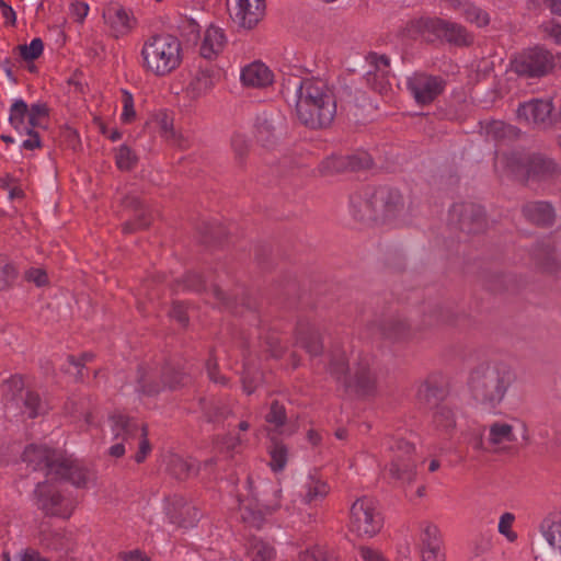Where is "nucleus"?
<instances>
[{"label": "nucleus", "instance_id": "nucleus-54", "mask_svg": "<svg viewBox=\"0 0 561 561\" xmlns=\"http://www.w3.org/2000/svg\"><path fill=\"white\" fill-rule=\"evenodd\" d=\"M232 148L238 158L242 159L249 149V144L242 136H234L232 139Z\"/></svg>", "mask_w": 561, "mask_h": 561}, {"label": "nucleus", "instance_id": "nucleus-23", "mask_svg": "<svg viewBox=\"0 0 561 561\" xmlns=\"http://www.w3.org/2000/svg\"><path fill=\"white\" fill-rule=\"evenodd\" d=\"M60 472H56L54 479L69 480L73 485L83 488L92 479L93 474L84 468L79 461L64 456L61 462H58Z\"/></svg>", "mask_w": 561, "mask_h": 561}, {"label": "nucleus", "instance_id": "nucleus-5", "mask_svg": "<svg viewBox=\"0 0 561 561\" xmlns=\"http://www.w3.org/2000/svg\"><path fill=\"white\" fill-rule=\"evenodd\" d=\"M282 488L272 481H260L252 490V501L240 503V514L244 523L260 528L266 515L280 507Z\"/></svg>", "mask_w": 561, "mask_h": 561}, {"label": "nucleus", "instance_id": "nucleus-59", "mask_svg": "<svg viewBox=\"0 0 561 561\" xmlns=\"http://www.w3.org/2000/svg\"><path fill=\"white\" fill-rule=\"evenodd\" d=\"M92 357H93V355H92V354H88V353L83 354V355L81 356V358H79V359H77V358H76L75 356H72V355L68 356V362H69V364H70V365H72L73 367L78 368L77 377H78L79 379H81V378H82V371H81V369H82V367H83L84 363H85V362L91 360V359H92Z\"/></svg>", "mask_w": 561, "mask_h": 561}, {"label": "nucleus", "instance_id": "nucleus-1", "mask_svg": "<svg viewBox=\"0 0 561 561\" xmlns=\"http://www.w3.org/2000/svg\"><path fill=\"white\" fill-rule=\"evenodd\" d=\"M296 115L305 126L328 127L336 114V104L328 85L317 79H304L296 88Z\"/></svg>", "mask_w": 561, "mask_h": 561}, {"label": "nucleus", "instance_id": "nucleus-44", "mask_svg": "<svg viewBox=\"0 0 561 561\" xmlns=\"http://www.w3.org/2000/svg\"><path fill=\"white\" fill-rule=\"evenodd\" d=\"M16 277V270L7 256L0 255V290L8 288Z\"/></svg>", "mask_w": 561, "mask_h": 561}, {"label": "nucleus", "instance_id": "nucleus-12", "mask_svg": "<svg viewBox=\"0 0 561 561\" xmlns=\"http://www.w3.org/2000/svg\"><path fill=\"white\" fill-rule=\"evenodd\" d=\"M48 117V108L43 103H35L31 107L19 99L10 107L9 123L19 133H30L31 129L42 127Z\"/></svg>", "mask_w": 561, "mask_h": 561}, {"label": "nucleus", "instance_id": "nucleus-3", "mask_svg": "<svg viewBox=\"0 0 561 561\" xmlns=\"http://www.w3.org/2000/svg\"><path fill=\"white\" fill-rule=\"evenodd\" d=\"M351 213L360 221H388L404 209L402 194L391 187H366L351 196Z\"/></svg>", "mask_w": 561, "mask_h": 561}, {"label": "nucleus", "instance_id": "nucleus-2", "mask_svg": "<svg viewBox=\"0 0 561 561\" xmlns=\"http://www.w3.org/2000/svg\"><path fill=\"white\" fill-rule=\"evenodd\" d=\"M514 380L515 373L507 364L488 362L472 369L468 387L477 403L493 409L503 401Z\"/></svg>", "mask_w": 561, "mask_h": 561}, {"label": "nucleus", "instance_id": "nucleus-51", "mask_svg": "<svg viewBox=\"0 0 561 561\" xmlns=\"http://www.w3.org/2000/svg\"><path fill=\"white\" fill-rule=\"evenodd\" d=\"M358 553L363 561H387L380 550L369 546H359Z\"/></svg>", "mask_w": 561, "mask_h": 561}, {"label": "nucleus", "instance_id": "nucleus-8", "mask_svg": "<svg viewBox=\"0 0 561 561\" xmlns=\"http://www.w3.org/2000/svg\"><path fill=\"white\" fill-rule=\"evenodd\" d=\"M111 424L115 439H123L129 448H133L134 443H137L138 451L135 455V460L138 463L142 462L151 451V446L147 438V426L122 414L113 415Z\"/></svg>", "mask_w": 561, "mask_h": 561}, {"label": "nucleus", "instance_id": "nucleus-62", "mask_svg": "<svg viewBox=\"0 0 561 561\" xmlns=\"http://www.w3.org/2000/svg\"><path fill=\"white\" fill-rule=\"evenodd\" d=\"M207 373H208L210 380H213L214 382L226 385V382H227L226 378L217 376V364L216 363H214L211 360H209L207 363Z\"/></svg>", "mask_w": 561, "mask_h": 561}, {"label": "nucleus", "instance_id": "nucleus-28", "mask_svg": "<svg viewBox=\"0 0 561 561\" xmlns=\"http://www.w3.org/2000/svg\"><path fill=\"white\" fill-rule=\"evenodd\" d=\"M241 81L247 87L263 88L272 83L273 75L262 62L255 61L241 70Z\"/></svg>", "mask_w": 561, "mask_h": 561}, {"label": "nucleus", "instance_id": "nucleus-29", "mask_svg": "<svg viewBox=\"0 0 561 561\" xmlns=\"http://www.w3.org/2000/svg\"><path fill=\"white\" fill-rule=\"evenodd\" d=\"M540 530L547 542L561 552V511L549 514L542 520Z\"/></svg>", "mask_w": 561, "mask_h": 561}, {"label": "nucleus", "instance_id": "nucleus-26", "mask_svg": "<svg viewBox=\"0 0 561 561\" xmlns=\"http://www.w3.org/2000/svg\"><path fill=\"white\" fill-rule=\"evenodd\" d=\"M325 164L336 172L344 170L358 171L370 168L373 160L367 152H357L352 156L332 157L327 160Z\"/></svg>", "mask_w": 561, "mask_h": 561}, {"label": "nucleus", "instance_id": "nucleus-60", "mask_svg": "<svg viewBox=\"0 0 561 561\" xmlns=\"http://www.w3.org/2000/svg\"><path fill=\"white\" fill-rule=\"evenodd\" d=\"M299 561H322V556L318 549H307L300 553Z\"/></svg>", "mask_w": 561, "mask_h": 561}, {"label": "nucleus", "instance_id": "nucleus-30", "mask_svg": "<svg viewBox=\"0 0 561 561\" xmlns=\"http://www.w3.org/2000/svg\"><path fill=\"white\" fill-rule=\"evenodd\" d=\"M431 24L433 27H437L442 31L444 37L451 43L458 44V45H467L471 43L472 37L460 24L444 21V20H437V21H431Z\"/></svg>", "mask_w": 561, "mask_h": 561}, {"label": "nucleus", "instance_id": "nucleus-34", "mask_svg": "<svg viewBox=\"0 0 561 561\" xmlns=\"http://www.w3.org/2000/svg\"><path fill=\"white\" fill-rule=\"evenodd\" d=\"M214 87L213 73L208 69H199L191 80L187 92L197 99L205 95Z\"/></svg>", "mask_w": 561, "mask_h": 561}, {"label": "nucleus", "instance_id": "nucleus-32", "mask_svg": "<svg viewBox=\"0 0 561 561\" xmlns=\"http://www.w3.org/2000/svg\"><path fill=\"white\" fill-rule=\"evenodd\" d=\"M488 440L500 449L516 440L513 425L505 422H494L489 427Z\"/></svg>", "mask_w": 561, "mask_h": 561}, {"label": "nucleus", "instance_id": "nucleus-49", "mask_svg": "<svg viewBox=\"0 0 561 561\" xmlns=\"http://www.w3.org/2000/svg\"><path fill=\"white\" fill-rule=\"evenodd\" d=\"M158 124L160 134L163 138L172 141L173 144L180 145L179 137L173 129L172 119L167 114L159 116Z\"/></svg>", "mask_w": 561, "mask_h": 561}, {"label": "nucleus", "instance_id": "nucleus-9", "mask_svg": "<svg viewBox=\"0 0 561 561\" xmlns=\"http://www.w3.org/2000/svg\"><path fill=\"white\" fill-rule=\"evenodd\" d=\"M186 376L171 366L161 371L140 367L137 373L136 391L144 396H156L165 388L175 389L185 383Z\"/></svg>", "mask_w": 561, "mask_h": 561}, {"label": "nucleus", "instance_id": "nucleus-46", "mask_svg": "<svg viewBox=\"0 0 561 561\" xmlns=\"http://www.w3.org/2000/svg\"><path fill=\"white\" fill-rule=\"evenodd\" d=\"M421 539L422 548L442 547L439 530L435 525H424Z\"/></svg>", "mask_w": 561, "mask_h": 561}, {"label": "nucleus", "instance_id": "nucleus-52", "mask_svg": "<svg viewBox=\"0 0 561 561\" xmlns=\"http://www.w3.org/2000/svg\"><path fill=\"white\" fill-rule=\"evenodd\" d=\"M25 279L34 283L36 286H44L48 282L46 272L35 267L25 272Z\"/></svg>", "mask_w": 561, "mask_h": 561}, {"label": "nucleus", "instance_id": "nucleus-37", "mask_svg": "<svg viewBox=\"0 0 561 561\" xmlns=\"http://www.w3.org/2000/svg\"><path fill=\"white\" fill-rule=\"evenodd\" d=\"M433 423L436 430L450 433L456 427L455 412L446 404L438 405L433 414Z\"/></svg>", "mask_w": 561, "mask_h": 561}, {"label": "nucleus", "instance_id": "nucleus-38", "mask_svg": "<svg viewBox=\"0 0 561 561\" xmlns=\"http://www.w3.org/2000/svg\"><path fill=\"white\" fill-rule=\"evenodd\" d=\"M247 553L251 561H271L274 557V549L261 539L249 540Z\"/></svg>", "mask_w": 561, "mask_h": 561}, {"label": "nucleus", "instance_id": "nucleus-16", "mask_svg": "<svg viewBox=\"0 0 561 561\" xmlns=\"http://www.w3.org/2000/svg\"><path fill=\"white\" fill-rule=\"evenodd\" d=\"M552 67L550 54L541 48L528 49L512 61L513 70L525 77H541Z\"/></svg>", "mask_w": 561, "mask_h": 561}, {"label": "nucleus", "instance_id": "nucleus-17", "mask_svg": "<svg viewBox=\"0 0 561 561\" xmlns=\"http://www.w3.org/2000/svg\"><path fill=\"white\" fill-rule=\"evenodd\" d=\"M37 506L46 514L68 518L73 511L70 500L64 499L55 486L48 483H38L35 490Z\"/></svg>", "mask_w": 561, "mask_h": 561}, {"label": "nucleus", "instance_id": "nucleus-56", "mask_svg": "<svg viewBox=\"0 0 561 561\" xmlns=\"http://www.w3.org/2000/svg\"><path fill=\"white\" fill-rule=\"evenodd\" d=\"M28 138L22 142V148L26 150H34L42 146L39 135L35 129H31L30 133H25Z\"/></svg>", "mask_w": 561, "mask_h": 561}, {"label": "nucleus", "instance_id": "nucleus-45", "mask_svg": "<svg viewBox=\"0 0 561 561\" xmlns=\"http://www.w3.org/2000/svg\"><path fill=\"white\" fill-rule=\"evenodd\" d=\"M122 115L121 119L125 124H130L136 119V110L133 94L127 90H122Z\"/></svg>", "mask_w": 561, "mask_h": 561}, {"label": "nucleus", "instance_id": "nucleus-43", "mask_svg": "<svg viewBox=\"0 0 561 561\" xmlns=\"http://www.w3.org/2000/svg\"><path fill=\"white\" fill-rule=\"evenodd\" d=\"M409 324L404 320H391L381 329V334L391 340H399L409 332Z\"/></svg>", "mask_w": 561, "mask_h": 561}, {"label": "nucleus", "instance_id": "nucleus-41", "mask_svg": "<svg viewBox=\"0 0 561 561\" xmlns=\"http://www.w3.org/2000/svg\"><path fill=\"white\" fill-rule=\"evenodd\" d=\"M270 456L272 470L275 472L282 471L288 460V449L284 444L275 442L270 448Z\"/></svg>", "mask_w": 561, "mask_h": 561}, {"label": "nucleus", "instance_id": "nucleus-22", "mask_svg": "<svg viewBox=\"0 0 561 561\" xmlns=\"http://www.w3.org/2000/svg\"><path fill=\"white\" fill-rule=\"evenodd\" d=\"M227 46V36L222 28L210 25L204 32L199 45V54L208 60L216 59Z\"/></svg>", "mask_w": 561, "mask_h": 561}, {"label": "nucleus", "instance_id": "nucleus-27", "mask_svg": "<svg viewBox=\"0 0 561 561\" xmlns=\"http://www.w3.org/2000/svg\"><path fill=\"white\" fill-rule=\"evenodd\" d=\"M368 61L374 70L367 72V81L375 90L382 92L386 89L385 81L390 73V59L386 55L370 54Z\"/></svg>", "mask_w": 561, "mask_h": 561}, {"label": "nucleus", "instance_id": "nucleus-6", "mask_svg": "<svg viewBox=\"0 0 561 561\" xmlns=\"http://www.w3.org/2000/svg\"><path fill=\"white\" fill-rule=\"evenodd\" d=\"M330 373L346 389H354L360 394H369L376 388V375L371 370L370 363L367 358L357 363V365L350 370L346 365V356L344 353H341L331 359Z\"/></svg>", "mask_w": 561, "mask_h": 561}, {"label": "nucleus", "instance_id": "nucleus-25", "mask_svg": "<svg viewBox=\"0 0 561 561\" xmlns=\"http://www.w3.org/2000/svg\"><path fill=\"white\" fill-rule=\"evenodd\" d=\"M330 490L327 481L316 476H309L302 485L300 497L306 505L319 506L329 495Z\"/></svg>", "mask_w": 561, "mask_h": 561}, {"label": "nucleus", "instance_id": "nucleus-40", "mask_svg": "<svg viewBox=\"0 0 561 561\" xmlns=\"http://www.w3.org/2000/svg\"><path fill=\"white\" fill-rule=\"evenodd\" d=\"M286 410L278 401H273L270 411L265 415V421L268 424V431L278 432L286 423Z\"/></svg>", "mask_w": 561, "mask_h": 561}, {"label": "nucleus", "instance_id": "nucleus-13", "mask_svg": "<svg viewBox=\"0 0 561 561\" xmlns=\"http://www.w3.org/2000/svg\"><path fill=\"white\" fill-rule=\"evenodd\" d=\"M511 172L520 178H547L556 172V164L552 160L539 156L525 158L520 154H512L501 158Z\"/></svg>", "mask_w": 561, "mask_h": 561}, {"label": "nucleus", "instance_id": "nucleus-48", "mask_svg": "<svg viewBox=\"0 0 561 561\" xmlns=\"http://www.w3.org/2000/svg\"><path fill=\"white\" fill-rule=\"evenodd\" d=\"M488 133L492 134L496 138L516 137L519 130L504 122L496 121L490 124Z\"/></svg>", "mask_w": 561, "mask_h": 561}, {"label": "nucleus", "instance_id": "nucleus-57", "mask_svg": "<svg viewBox=\"0 0 561 561\" xmlns=\"http://www.w3.org/2000/svg\"><path fill=\"white\" fill-rule=\"evenodd\" d=\"M0 12L5 22L10 25H14L16 22L15 11L11 5L7 4L3 0H0Z\"/></svg>", "mask_w": 561, "mask_h": 561}, {"label": "nucleus", "instance_id": "nucleus-14", "mask_svg": "<svg viewBox=\"0 0 561 561\" xmlns=\"http://www.w3.org/2000/svg\"><path fill=\"white\" fill-rule=\"evenodd\" d=\"M265 0H227L233 23L243 30L254 28L265 15Z\"/></svg>", "mask_w": 561, "mask_h": 561}, {"label": "nucleus", "instance_id": "nucleus-64", "mask_svg": "<svg viewBox=\"0 0 561 561\" xmlns=\"http://www.w3.org/2000/svg\"><path fill=\"white\" fill-rule=\"evenodd\" d=\"M148 226H149V220L141 218V219H139V221L136 225H133L130 222H125L123 225V231L125 233H130V232L135 231L136 229H144Z\"/></svg>", "mask_w": 561, "mask_h": 561}, {"label": "nucleus", "instance_id": "nucleus-61", "mask_svg": "<svg viewBox=\"0 0 561 561\" xmlns=\"http://www.w3.org/2000/svg\"><path fill=\"white\" fill-rule=\"evenodd\" d=\"M185 286L195 290H199L203 287L202 278L196 273H191L186 276Z\"/></svg>", "mask_w": 561, "mask_h": 561}, {"label": "nucleus", "instance_id": "nucleus-10", "mask_svg": "<svg viewBox=\"0 0 561 561\" xmlns=\"http://www.w3.org/2000/svg\"><path fill=\"white\" fill-rule=\"evenodd\" d=\"M4 394L8 401L21 409L23 415L34 419L46 411V405L39 394L25 388V381L22 376H12L4 383Z\"/></svg>", "mask_w": 561, "mask_h": 561}, {"label": "nucleus", "instance_id": "nucleus-4", "mask_svg": "<svg viewBox=\"0 0 561 561\" xmlns=\"http://www.w3.org/2000/svg\"><path fill=\"white\" fill-rule=\"evenodd\" d=\"M182 44L170 34L148 37L140 50V66L146 73L163 78L178 69L182 62Z\"/></svg>", "mask_w": 561, "mask_h": 561}, {"label": "nucleus", "instance_id": "nucleus-20", "mask_svg": "<svg viewBox=\"0 0 561 561\" xmlns=\"http://www.w3.org/2000/svg\"><path fill=\"white\" fill-rule=\"evenodd\" d=\"M103 19L116 38L129 34L136 26V19L131 11L117 3L104 9Z\"/></svg>", "mask_w": 561, "mask_h": 561}, {"label": "nucleus", "instance_id": "nucleus-63", "mask_svg": "<svg viewBox=\"0 0 561 561\" xmlns=\"http://www.w3.org/2000/svg\"><path fill=\"white\" fill-rule=\"evenodd\" d=\"M72 10L78 21H82L89 12V5L84 2L72 3Z\"/></svg>", "mask_w": 561, "mask_h": 561}, {"label": "nucleus", "instance_id": "nucleus-35", "mask_svg": "<svg viewBox=\"0 0 561 561\" xmlns=\"http://www.w3.org/2000/svg\"><path fill=\"white\" fill-rule=\"evenodd\" d=\"M443 397L442 388L434 381L426 379L417 389L416 398L420 404L427 408H437L438 400Z\"/></svg>", "mask_w": 561, "mask_h": 561}, {"label": "nucleus", "instance_id": "nucleus-15", "mask_svg": "<svg viewBox=\"0 0 561 561\" xmlns=\"http://www.w3.org/2000/svg\"><path fill=\"white\" fill-rule=\"evenodd\" d=\"M407 88L421 105L431 104L445 89V81L437 76L415 72L407 79Z\"/></svg>", "mask_w": 561, "mask_h": 561}, {"label": "nucleus", "instance_id": "nucleus-11", "mask_svg": "<svg viewBox=\"0 0 561 561\" xmlns=\"http://www.w3.org/2000/svg\"><path fill=\"white\" fill-rule=\"evenodd\" d=\"M391 459L389 462V474L391 478L410 482L415 473L414 446L404 439H392L389 442Z\"/></svg>", "mask_w": 561, "mask_h": 561}, {"label": "nucleus", "instance_id": "nucleus-7", "mask_svg": "<svg viewBox=\"0 0 561 561\" xmlns=\"http://www.w3.org/2000/svg\"><path fill=\"white\" fill-rule=\"evenodd\" d=\"M382 517L375 502L363 496L357 499L350 510V530L360 538H371L382 528Z\"/></svg>", "mask_w": 561, "mask_h": 561}, {"label": "nucleus", "instance_id": "nucleus-58", "mask_svg": "<svg viewBox=\"0 0 561 561\" xmlns=\"http://www.w3.org/2000/svg\"><path fill=\"white\" fill-rule=\"evenodd\" d=\"M119 558L123 561H149V558L139 549L121 552Z\"/></svg>", "mask_w": 561, "mask_h": 561}, {"label": "nucleus", "instance_id": "nucleus-24", "mask_svg": "<svg viewBox=\"0 0 561 561\" xmlns=\"http://www.w3.org/2000/svg\"><path fill=\"white\" fill-rule=\"evenodd\" d=\"M167 514L172 524L184 528L194 526L199 517L197 508L182 499H175L168 507Z\"/></svg>", "mask_w": 561, "mask_h": 561}, {"label": "nucleus", "instance_id": "nucleus-50", "mask_svg": "<svg viewBox=\"0 0 561 561\" xmlns=\"http://www.w3.org/2000/svg\"><path fill=\"white\" fill-rule=\"evenodd\" d=\"M515 516L512 513H504L500 517L499 522V533L506 537V539L511 542L515 541L517 538L516 533L512 530V526L514 524Z\"/></svg>", "mask_w": 561, "mask_h": 561}, {"label": "nucleus", "instance_id": "nucleus-19", "mask_svg": "<svg viewBox=\"0 0 561 561\" xmlns=\"http://www.w3.org/2000/svg\"><path fill=\"white\" fill-rule=\"evenodd\" d=\"M451 219H457L459 228L467 233H478L485 228L484 210L473 203H461L453 206Z\"/></svg>", "mask_w": 561, "mask_h": 561}, {"label": "nucleus", "instance_id": "nucleus-53", "mask_svg": "<svg viewBox=\"0 0 561 561\" xmlns=\"http://www.w3.org/2000/svg\"><path fill=\"white\" fill-rule=\"evenodd\" d=\"M423 561H445L442 547L422 548Z\"/></svg>", "mask_w": 561, "mask_h": 561}, {"label": "nucleus", "instance_id": "nucleus-39", "mask_svg": "<svg viewBox=\"0 0 561 561\" xmlns=\"http://www.w3.org/2000/svg\"><path fill=\"white\" fill-rule=\"evenodd\" d=\"M114 159L117 169L121 171H130L138 163L137 154L127 145L115 148Z\"/></svg>", "mask_w": 561, "mask_h": 561}, {"label": "nucleus", "instance_id": "nucleus-55", "mask_svg": "<svg viewBox=\"0 0 561 561\" xmlns=\"http://www.w3.org/2000/svg\"><path fill=\"white\" fill-rule=\"evenodd\" d=\"M171 317L175 319L182 325H185L188 322V316L186 308L181 304H174L171 312Z\"/></svg>", "mask_w": 561, "mask_h": 561}, {"label": "nucleus", "instance_id": "nucleus-33", "mask_svg": "<svg viewBox=\"0 0 561 561\" xmlns=\"http://www.w3.org/2000/svg\"><path fill=\"white\" fill-rule=\"evenodd\" d=\"M523 211L526 218L536 225L547 226L553 220L552 207L545 202L527 204Z\"/></svg>", "mask_w": 561, "mask_h": 561}, {"label": "nucleus", "instance_id": "nucleus-42", "mask_svg": "<svg viewBox=\"0 0 561 561\" xmlns=\"http://www.w3.org/2000/svg\"><path fill=\"white\" fill-rule=\"evenodd\" d=\"M276 127L273 119L266 117L259 118L256 123V138L264 146L270 145L275 139Z\"/></svg>", "mask_w": 561, "mask_h": 561}, {"label": "nucleus", "instance_id": "nucleus-18", "mask_svg": "<svg viewBox=\"0 0 561 561\" xmlns=\"http://www.w3.org/2000/svg\"><path fill=\"white\" fill-rule=\"evenodd\" d=\"M61 451L53 450L46 446L30 445L23 453V460L33 466L34 470H45L46 476L54 479L58 469V462L64 458Z\"/></svg>", "mask_w": 561, "mask_h": 561}, {"label": "nucleus", "instance_id": "nucleus-21", "mask_svg": "<svg viewBox=\"0 0 561 561\" xmlns=\"http://www.w3.org/2000/svg\"><path fill=\"white\" fill-rule=\"evenodd\" d=\"M552 110L550 100L534 99L519 104L516 115L519 123L541 125L550 118Z\"/></svg>", "mask_w": 561, "mask_h": 561}, {"label": "nucleus", "instance_id": "nucleus-31", "mask_svg": "<svg viewBox=\"0 0 561 561\" xmlns=\"http://www.w3.org/2000/svg\"><path fill=\"white\" fill-rule=\"evenodd\" d=\"M296 342L312 356L319 355L322 352L320 334L309 324H301L298 328Z\"/></svg>", "mask_w": 561, "mask_h": 561}, {"label": "nucleus", "instance_id": "nucleus-47", "mask_svg": "<svg viewBox=\"0 0 561 561\" xmlns=\"http://www.w3.org/2000/svg\"><path fill=\"white\" fill-rule=\"evenodd\" d=\"M19 50L24 60H34L43 54L44 44L41 38H34L28 45H20Z\"/></svg>", "mask_w": 561, "mask_h": 561}, {"label": "nucleus", "instance_id": "nucleus-36", "mask_svg": "<svg viewBox=\"0 0 561 561\" xmlns=\"http://www.w3.org/2000/svg\"><path fill=\"white\" fill-rule=\"evenodd\" d=\"M168 469L171 474L178 479H186L196 474L197 466L195 460L183 458L179 455H172L168 462Z\"/></svg>", "mask_w": 561, "mask_h": 561}]
</instances>
